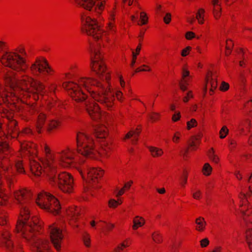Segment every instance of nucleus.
I'll use <instances>...</instances> for the list:
<instances>
[{"mask_svg": "<svg viewBox=\"0 0 252 252\" xmlns=\"http://www.w3.org/2000/svg\"><path fill=\"white\" fill-rule=\"evenodd\" d=\"M92 51L91 66L93 71L100 78L105 77V81H99L91 77H81L78 83L67 81L63 83L62 86L67 94L77 102L86 100L89 93L94 100L99 103L102 107L108 110L113 108L115 96L112 93L110 83L111 76L107 72V67L99 51L94 49L90 45Z\"/></svg>", "mask_w": 252, "mask_h": 252, "instance_id": "obj_1", "label": "nucleus"}, {"mask_svg": "<svg viewBox=\"0 0 252 252\" xmlns=\"http://www.w3.org/2000/svg\"><path fill=\"white\" fill-rule=\"evenodd\" d=\"M30 211L26 207L21 208L16 225L17 232H21L23 238L31 245L32 252H49L50 244L48 240L38 238L36 233L42 228V222L37 216L30 220Z\"/></svg>", "mask_w": 252, "mask_h": 252, "instance_id": "obj_2", "label": "nucleus"}, {"mask_svg": "<svg viewBox=\"0 0 252 252\" xmlns=\"http://www.w3.org/2000/svg\"><path fill=\"white\" fill-rule=\"evenodd\" d=\"M0 92V115L2 118H6L7 122V134L1 130V124L0 123V139H5L16 138L20 134L17 121L13 119L14 113L19 111L20 104L16 97H9L7 94Z\"/></svg>", "mask_w": 252, "mask_h": 252, "instance_id": "obj_3", "label": "nucleus"}, {"mask_svg": "<svg viewBox=\"0 0 252 252\" xmlns=\"http://www.w3.org/2000/svg\"><path fill=\"white\" fill-rule=\"evenodd\" d=\"M20 84L22 87V93L19 94L20 104L30 103L32 102L31 99L36 101L45 94L44 84L28 75L22 76Z\"/></svg>", "mask_w": 252, "mask_h": 252, "instance_id": "obj_4", "label": "nucleus"}, {"mask_svg": "<svg viewBox=\"0 0 252 252\" xmlns=\"http://www.w3.org/2000/svg\"><path fill=\"white\" fill-rule=\"evenodd\" d=\"M27 58L24 46L20 45L13 51L4 53L0 58V62L4 67L25 73L28 68Z\"/></svg>", "mask_w": 252, "mask_h": 252, "instance_id": "obj_5", "label": "nucleus"}, {"mask_svg": "<svg viewBox=\"0 0 252 252\" xmlns=\"http://www.w3.org/2000/svg\"><path fill=\"white\" fill-rule=\"evenodd\" d=\"M252 194V191L250 187L242 188L239 194L241 202L240 210L246 226L249 227L246 232V237L251 252H252V207L249 204L248 198L250 197Z\"/></svg>", "mask_w": 252, "mask_h": 252, "instance_id": "obj_6", "label": "nucleus"}, {"mask_svg": "<svg viewBox=\"0 0 252 252\" xmlns=\"http://www.w3.org/2000/svg\"><path fill=\"white\" fill-rule=\"evenodd\" d=\"M18 72L13 70H8L4 75V82L6 87H9L8 91L0 83V92L6 93L9 97H16L20 103L19 94L22 93V87L20 85L21 79H18Z\"/></svg>", "mask_w": 252, "mask_h": 252, "instance_id": "obj_7", "label": "nucleus"}, {"mask_svg": "<svg viewBox=\"0 0 252 252\" xmlns=\"http://www.w3.org/2000/svg\"><path fill=\"white\" fill-rule=\"evenodd\" d=\"M76 152L85 157H93L96 152L94 140L91 136L82 132L76 134Z\"/></svg>", "mask_w": 252, "mask_h": 252, "instance_id": "obj_8", "label": "nucleus"}, {"mask_svg": "<svg viewBox=\"0 0 252 252\" xmlns=\"http://www.w3.org/2000/svg\"><path fill=\"white\" fill-rule=\"evenodd\" d=\"M82 32L88 35L91 36L95 40L103 38L106 32L98 25L97 21L89 16H82Z\"/></svg>", "mask_w": 252, "mask_h": 252, "instance_id": "obj_9", "label": "nucleus"}, {"mask_svg": "<svg viewBox=\"0 0 252 252\" xmlns=\"http://www.w3.org/2000/svg\"><path fill=\"white\" fill-rule=\"evenodd\" d=\"M36 202L41 209L54 215H58L61 211V207L59 200L48 192L43 191L38 194Z\"/></svg>", "mask_w": 252, "mask_h": 252, "instance_id": "obj_10", "label": "nucleus"}, {"mask_svg": "<svg viewBox=\"0 0 252 252\" xmlns=\"http://www.w3.org/2000/svg\"><path fill=\"white\" fill-rule=\"evenodd\" d=\"M76 152L68 147L56 153V157L59 164L63 167H74L79 173L82 179H84V175L80 166H76L74 162Z\"/></svg>", "mask_w": 252, "mask_h": 252, "instance_id": "obj_11", "label": "nucleus"}, {"mask_svg": "<svg viewBox=\"0 0 252 252\" xmlns=\"http://www.w3.org/2000/svg\"><path fill=\"white\" fill-rule=\"evenodd\" d=\"M44 152L45 157L41 161L43 165L44 171L50 177L51 181H54L55 175L57 173V164L55 157L51 153L50 147L47 144L44 146Z\"/></svg>", "mask_w": 252, "mask_h": 252, "instance_id": "obj_12", "label": "nucleus"}, {"mask_svg": "<svg viewBox=\"0 0 252 252\" xmlns=\"http://www.w3.org/2000/svg\"><path fill=\"white\" fill-rule=\"evenodd\" d=\"M49 229L51 242L54 248L57 252H60L64 238L63 229L58 223L55 222L49 225Z\"/></svg>", "mask_w": 252, "mask_h": 252, "instance_id": "obj_13", "label": "nucleus"}, {"mask_svg": "<svg viewBox=\"0 0 252 252\" xmlns=\"http://www.w3.org/2000/svg\"><path fill=\"white\" fill-rule=\"evenodd\" d=\"M58 188L64 193H71L74 190V179L72 175L68 172L60 173L57 180Z\"/></svg>", "mask_w": 252, "mask_h": 252, "instance_id": "obj_14", "label": "nucleus"}, {"mask_svg": "<svg viewBox=\"0 0 252 252\" xmlns=\"http://www.w3.org/2000/svg\"><path fill=\"white\" fill-rule=\"evenodd\" d=\"M30 68L32 73L37 75L39 74L52 75L54 73V70L49 66L47 60L44 58L36 59Z\"/></svg>", "mask_w": 252, "mask_h": 252, "instance_id": "obj_15", "label": "nucleus"}, {"mask_svg": "<svg viewBox=\"0 0 252 252\" xmlns=\"http://www.w3.org/2000/svg\"><path fill=\"white\" fill-rule=\"evenodd\" d=\"M84 177H85V174ZM104 170L100 167H91L87 169V177L84 180L90 184H96L98 183L99 180L103 177Z\"/></svg>", "mask_w": 252, "mask_h": 252, "instance_id": "obj_16", "label": "nucleus"}, {"mask_svg": "<svg viewBox=\"0 0 252 252\" xmlns=\"http://www.w3.org/2000/svg\"><path fill=\"white\" fill-rule=\"evenodd\" d=\"M32 196L31 190L26 188H20L13 192L14 201L17 204L23 205L26 203Z\"/></svg>", "mask_w": 252, "mask_h": 252, "instance_id": "obj_17", "label": "nucleus"}, {"mask_svg": "<svg viewBox=\"0 0 252 252\" xmlns=\"http://www.w3.org/2000/svg\"><path fill=\"white\" fill-rule=\"evenodd\" d=\"M86 110L91 118L95 121H98L101 117V111L98 104L94 102H86Z\"/></svg>", "mask_w": 252, "mask_h": 252, "instance_id": "obj_18", "label": "nucleus"}, {"mask_svg": "<svg viewBox=\"0 0 252 252\" xmlns=\"http://www.w3.org/2000/svg\"><path fill=\"white\" fill-rule=\"evenodd\" d=\"M11 236L8 230H3L0 233V247L4 248L7 251L13 252L14 247Z\"/></svg>", "mask_w": 252, "mask_h": 252, "instance_id": "obj_19", "label": "nucleus"}, {"mask_svg": "<svg viewBox=\"0 0 252 252\" xmlns=\"http://www.w3.org/2000/svg\"><path fill=\"white\" fill-rule=\"evenodd\" d=\"M32 104L31 105H25L22 106V109L20 106V104H17L20 110L17 111L20 113V117L25 121H29L31 119V116L34 115L37 112L35 105L34 104V103L32 102Z\"/></svg>", "mask_w": 252, "mask_h": 252, "instance_id": "obj_20", "label": "nucleus"}, {"mask_svg": "<svg viewBox=\"0 0 252 252\" xmlns=\"http://www.w3.org/2000/svg\"><path fill=\"white\" fill-rule=\"evenodd\" d=\"M42 166H43V164ZM30 166L32 173L34 176H39L41 175L42 172H43L44 173L49 177L50 183L53 186L56 185L57 180L56 177L55 176L54 181H51L49 176H48L44 171V167H42L40 164L35 159H31V158L30 159Z\"/></svg>", "mask_w": 252, "mask_h": 252, "instance_id": "obj_21", "label": "nucleus"}, {"mask_svg": "<svg viewBox=\"0 0 252 252\" xmlns=\"http://www.w3.org/2000/svg\"><path fill=\"white\" fill-rule=\"evenodd\" d=\"M206 86L205 91L209 88V94L212 95L214 94L215 90L218 87L217 76L213 75L211 72H208L206 76Z\"/></svg>", "mask_w": 252, "mask_h": 252, "instance_id": "obj_22", "label": "nucleus"}, {"mask_svg": "<svg viewBox=\"0 0 252 252\" xmlns=\"http://www.w3.org/2000/svg\"><path fill=\"white\" fill-rule=\"evenodd\" d=\"M21 151L25 155H35L37 153L36 145L32 142L24 141L21 143Z\"/></svg>", "mask_w": 252, "mask_h": 252, "instance_id": "obj_23", "label": "nucleus"}, {"mask_svg": "<svg viewBox=\"0 0 252 252\" xmlns=\"http://www.w3.org/2000/svg\"><path fill=\"white\" fill-rule=\"evenodd\" d=\"M66 215L69 218V223L73 226L78 227V224L74 225L73 222H76L80 216V209L76 206L69 207L66 210Z\"/></svg>", "mask_w": 252, "mask_h": 252, "instance_id": "obj_24", "label": "nucleus"}, {"mask_svg": "<svg viewBox=\"0 0 252 252\" xmlns=\"http://www.w3.org/2000/svg\"><path fill=\"white\" fill-rule=\"evenodd\" d=\"M141 131L140 126H137L135 130H130L128 132L124 137L123 139L126 140V139L132 138V143L135 144L136 143L139 134Z\"/></svg>", "mask_w": 252, "mask_h": 252, "instance_id": "obj_25", "label": "nucleus"}, {"mask_svg": "<svg viewBox=\"0 0 252 252\" xmlns=\"http://www.w3.org/2000/svg\"><path fill=\"white\" fill-rule=\"evenodd\" d=\"M47 120V116L45 114L41 112L40 113L37 118L36 123V129L38 133H41L42 129L45 124Z\"/></svg>", "mask_w": 252, "mask_h": 252, "instance_id": "obj_26", "label": "nucleus"}, {"mask_svg": "<svg viewBox=\"0 0 252 252\" xmlns=\"http://www.w3.org/2000/svg\"><path fill=\"white\" fill-rule=\"evenodd\" d=\"M116 6L114 5L112 10L110 11L109 16L108 18V23L107 24V28L108 30L112 31L115 32V15H116Z\"/></svg>", "mask_w": 252, "mask_h": 252, "instance_id": "obj_27", "label": "nucleus"}, {"mask_svg": "<svg viewBox=\"0 0 252 252\" xmlns=\"http://www.w3.org/2000/svg\"><path fill=\"white\" fill-rule=\"evenodd\" d=\"M75 3L84 9L91 11L95 5L94 0H75Z\"/></svg>", "mask_w": 252, "mask_h": 252, "instance_id": "obj_28", "label": "nucleus"}, {"mask_svg": "<svg viewBox=\"0 0 252 252\" xmlns=\"http://www.w3.org/2000/svg\"><path fill=\"white\" fill-rule=\"evenodd\" d=\"M108 135V129L104 125H99L95 129V136L98 138H105Z\"/></svg>", "mask_w": 252, "mask_h": 252, "instance_id": "obj_29", "label": "nucleus"}, {"mask_svg": "<svg viewBox=\"0 0 252 252\" xmlns=\"http://www.w3.org/2000/svg\"><path fill=\"white\" fill-rule=\"evenodd\" d=\"M195 230L198 232H202L205 231L206 226V222L204 218L199 217L195 220Z\"/></svg>", "mask_w": 252, "mask_h": 252, "instance_id": "obj_30", "label": "nucleus"}, {"mask_svg": "<svg viewBox=\"0 0 252 252\" xmlns=\"http://www.w3.org/2000/svg\"><path fill=\"white\" fill-rule=\"evenodd\" d=\"M11 167V162L7 156H4L0 158V168L3 171H8Z\"/></svg>", "mask_w": 252, "mask_h": 252, "instance_id": "obj_31", "label": "nucleus"}, {"mask_svg": "<svg viewBox=\"0 0 252 252\" xmlns=\"http://www.w3.org/2000/svg\"><path fill=\"white\" fill-rule=\"evenodd\" d=\"M131 244V239L130 238H127L124 240L117 247L115 248L112 252H122L125 248L129 247Z\"/></svg>", "mask_w": 252, "mask_h": 252, "instance_id": "obj_32", "label": "nucleus"}, {"mask_svg": "<svg viewBox=\"0 0 252 252\" xmlns=\"http://www.w3.org/2000/svg\"><path fill=\"white\" fill-rule=\"evenodd\" d=\"M200 144L199 138L197 136H192L189 141L188 147L191 151H195Z\"/></svg>", "mask_w": 252, "mask_h": 252, "instance_id": "obj_33", "label": "nucleus"}, {"mask_svg": "<svg viewBox=\"0 0 252 252\" xmlns=\"http://www.w3.org/2000/svg\"><path fill=\"white\" fill-rule=\"evenodd\" d=\"M151 155L154 158L160 157L163 154V150L156 147L151 146L148 147Z\"/></svg>", "mask_w": 252, "mask_h": 252, "instance_id": "obj_34", "label": "nucleus"}, {"mask_svg": "<svg viewBox=\"0 0 252 252\" xmlns=\"http://www.w3.org/2000/svg\"><path fill=\"white\" fill-rule=\"evenodd\" d=\"M6 182L10 190L14 188V184L17 182V180L15 175H8L6 176Z\"/></svg>", "mask_w": 252, "mask_h": 252, "instance_id": "obj_35", "label": "nucleus"}, {"mask_svg": "<svg viewBox=\"0 0 252 252\" xmlns=\"http://www.w3.org/2000/svg\"><path fill=\"white\" fill-rule=\"evenodd\" d=\"M251 127V122L249 119H245L241 121L238 128L242 132L249 131Z\"/></svg>", "mask_w": 252, "mask_h": 252, "instance_id": "obj_36", "label": "nucleus"}, {"mask_svg": "<svg viewBox=\"0 0 252 252\" xmlns=\"http://www.w3.org/2000/svg\"><path fill=\"white\" fill-rule=\"evenodd\" d=\"M133 184V182L132 180H129L128 182L125 183L123 187L117 193L116 195V197H119L120 196L123 195L126 191H128Z\"/></svg>", "mask_w": 252, "mask_h": 252, "instance_id": "obj_37", "label": "nucleus"}, {"mask_svg": "<svg viewBox=\"0 0 252 252\" xmlns=\"http://www.w3.org/2000/svg\"><path fill=\"white\" fill-rule=\"evenodd\" d=\"M133 223L132 229L133 230H136L144 224L145 220L143 218L137 216L133 219Z\"/></svg>", "mask_w": 252, "mask_h": 252, "instance_id": "obj_38", "label": "nucleus"}, {"mask_svg": "<svg viewBox=\"0 0 252 252\" xmlns=\"http://www.w3.org/2000/svg\"><path fill=\"white\" fill-rule=\"evenodd\" d=\"M149 22V17L147 13L144 11L140 13L139 20L138 21L137 25L142 26L147 25Z\"/></svg>", "mask_w": 252, "mask_h": 252, "instance_id": "obj_39", "label": "nucleus"}, {"mask_svg": "<svg viewBox=\"0 0 252 252\" xmlns=\"http://www.w3.org/2000/svg\"><path fill=\"white\" fill-rule=\"evenodd\" d=\"M213 5L214 6L213 11L214 17L215 19L218 20L221 15V8L219 3L213 4Z\"/></svg>", "mask_w": 252, "mask_h": 252, "instance_id": "obj_40", "label": "nucleus"}, {"mask_svg": "<svg viewBox=\"0 0 252 252\" xmlns=\"http://www.w3.org/2000/svg\"><path fill=\"white\" fill-rule=\"evenodd\" d=\"M61 125V122L58 120H51L48 126L47 130L49 132L57 129Z\"/></svg>", "mask_w": 252, "mask_h": 252, "instance_id": "obj_41", "label": "nucleus"}, {"mask_svg": "<svg viewBox=\"0 0 252 252\" xmlns=\"http://www.w3.org/2000/svg\"><path fill=\"white\" fill-rule=\"evenodd\" d=\"M123 203L122 198H118L117 200L114 199H110L108 202V206L109 208L116 209Z\"/></svg>", "mask_w": 252, "mask_h": 252, "instance_id": "obj_42", "label": "nucleus"}, {"mask_svg": "<svg viewBox=\"0 0 252 252\" xmlns=\"http://www.w3.org/2000/svg\"><path fill=\"white\" fill-rule=\"evenodd\" d=\"M153 240L157 244L161 243L163 241L162 235L158 231L154 232L152 235Z\"/></svg>", "mask_w": 252, "mask_h": 252, "instance_id": "obj_43", "label": "nucleus"}, {"mask_svg": "<svg viewBox=\"0 0 252 252\" xmlns=\"http://www.w3.org/2000/svg\"><path fill=\"white\" fill-rule=\"evenodd\" d=\"M205 10L203 8H200L196 15V18L197 19L198 23L200 24H203L204 22V17Z\"/></svg>", "mask_w": 252, "mask_h": 252, "instance_id": "obj_44", "label": "nucleus"}, {"mask_svg": "<svg viewBox=\"0 0 252 252\" xmlns=\"http://www.w3.org/2000/svg\"><path fill=\"white\" fill-rule=\"evenodd\" d=\"M182 242L180 240H174L172 242L170 248L172 252H175L181 246Z\"/></svg>", "mask_w": 252, "mask_h": 252, "instance_id": "obj_45", "label": "nucleus"}, {"mask_svg": "<svg viewBox=\"0 0 252 252\" xmlns=\"http://www.w3.org/2000/svg\"><path fill=\"white\" fill-rule=\"evenodd\" d=\"M233 42L231 39H227L226 41L225 45V55L226 56H229L231 53L232 49L233 47Z\"/></svg>", "mask_w": 252, "mask_h": 252, "instance_id": "obj_46", "label": "nucleus"}, {"mask_svg": "<svg viewBox=\"0 0 252 252\" xmlns=\"http://www.w3.org/2000/svg\"><path fill=\"white\" fill-rule=\"evenodd\" d=\"M148 118L151 122L155 123L160 120V114L157 112H151L148 114Z\"/></svg>", "mask_w": 252, "mask_h": 252, "instance_id": "obj_47", "label": "nucleus"}, {"mask_svg": "<svg viewBox=\"0 0 252 252\" xmlns=\"http://www.w3.org/2000/svg\"><path fill=\"white\" fill-rule=\"evenodd\" d=\"M82 240L84 245L88 248L91 247V241L90 235L87 233H84L82 235Z\"/></svg>", "mask_w": 252, "mask_h": 252, "instance_id": "obj_48", "label": "nucleus"}, {"mask_svg": "<svg viewBox=\"0 0 252 252\" xmlns=\"http://www.w3.org/2000/svg\"><path fill=\"white\" fill-rule=\"evenodd\" d=\"M208 156L210 159L215 163H218L219 162L220 159L219 157L215 154L214 149L213 148L209 150Z\"/></svg>", "mask_w": 252, "mask_h": 252, "instance_id": "obj_49", "label": "nucleus"}, {"mask_svg": "<svg viewBox=\"0 0 252 252\" xmlns=\"http://www.w3.org/2000/svg\"><path fill=\"white\" fill-rule=\"evenodd\" d=\"M15 166L17 172L18 173H25V171L24 168L23 161L22 160L17 161L15 163Z\"/></svg>", "mask_w": 252, "mask_h": 252, "instance_id": "obj_50", "label": "nucleus"}, {"mask_svg": "<svg viewBox=\"0 0 252 252\" xmlns=\"http://www.w3.org/2000/svg\"><path fill=\"white\" fill-rule=\"evenodd\" d=\"M189 80V79L181 78L179 82V87L182 91H185L187 90Z\"/></svg>", "mask_w": 252, "mask_h": 252, "instance_id": "obj_51", "label": "nucleus"}, {"mask_svg": "<svg viewBox=\"0 0 252 252\" xmlns=\"http://www.w3.org/2000/svg\"><path fill=\"white\" fill-rule=\"evenodd\" d=\"M212 168L208 163H206L204 164L202 171L203 174L206 176H209L211 174Z\"/></svg>", "mask_w": 252, "mask_h": 252, "instance_id": "obj_52", "label": "nucleus"}, {"mask_svg": "<svg viewBox=\"0 0 252 252\" xmlns=\"http://www.w3.org/2000/svg\"><path fill=\"white\" fill-rule=\"evenodd\" d=\"M7 217L5 215L0 217V233H1L3 230H7L4 229L2 226L7 223Z\"/></svg>", "mask_w": 252, "mask_h": 252, "instance_id": "obj_53", "label": "nucleus"}, {"mask_svg": "<svg viewBox=\"0 0 252 252\" xmlns=\"http://www.w3.org/2000/svg\"><path fill=\"white\" fill-rule=\"evenodd\" d=\"M0 141V153L3 152L8 149L9 145L6 142V140H2L1 139Z\"/></svg>", "mask_w": 252, "mask_h": 252, "instance_id": "obj_54", "label": "nucleus"}, {"mask_svg": "<svg viewBox=\"0 0 252 252\" xmlns=\"http://www.w3.org/2000/svg\"><path fill=\"white\" fill-rule=\"evenodd\" d=\"M151 70L149 66L143 64L140 67L137 68L134 71V73H137L141 71H150Z\"/></svg>", "mask_w": 252, "mask_h": 252, "instance_id": "obj_55", "label": "nucleus"}, {"mask_svg": "<svg viewBox=\"0 0 252 252\" xmlns=\"http://www.w3.org/2000/svg\"><path fill=\"white\" fill-rule=\"evenodd\" d=\"M228 133V129L226 126H223L220 131V137L221 139L225 138Z\"/></svg>", "mask_w": 252, "mask_h": 252, "instance_id": "obj_56", "label": "nucleus"}, {"mask_svg": "<svg viewBox=\"0 0 252 252\" xmlns=\"http://www.w3.org/2000/svg\"><path fill=\"white\" fill-rule=\"evenodd\" d=\"M188 180V173L186 171H184L183 173L181 179L180 185L184 188L187 183Z\"/></svg>", "mask_w": 252, "mask_h": 252, "instance_id": "obj_57", "label": "nucleus"}, {"mask_svg": "<svg viewBox=\"0 0 252 252\" xmlns=\"http://www.w3.org/2000/svg\"><path fill=\"white\" fill-rule=\"evenodd\" d=\"M187 129L188 130H189L192 127L196 126L197 125V123L195 119H191L189 121H188L187 122Z\"/></svg>", "mask_w": 252, "mask_h": 252, "instance_id": "obj_58", "label": "nucleus"}, {"mask_svg": "<svg viewBox=\"0 0 252 252\" xmlns=\"http://www.w3.org/2000/svg\"><path fill=\"white\" fill-rule=\"evenodd\" d=\"M182 78H185V79H189V78H190V76H189V71L187 68V67L186 66H184L182 68Z\"/></svg>", "mask_w": 252, "mask_h": 252, "instance_id": "obj_59", "label": "nucleus"}, {"mask_svg": "<svg viewBox=\"0 0 252 252\" xmlns=\"http://www.w3.org/2000/svg\"><path fill=\"white\" fill-rule=\"evenodd\" d=\"M229 88V85L228 83L222 81L220 87V90L221 92H226L228 90Z\"/></svg>", "mask_w": 252, "mask_h": 252, "instance_id": "obj_60", "label": "nucleus"}, {"mask_svg": "<svg viewBox=\"0 0 252 252\" xmlns=\"http://www.w3.org/2000/svg\"><path fill=\"white\" fill-rule=\"evenodd\" d=\"M181 136L182 134L180 132H176L174 133L173 137H172V141L175 143H178L180 141Z\"/></svg>", "mask_w": 252, "mask_h": 252, "instance_id": "obj_61", "label": "nucleus"}, {"mask_svg": "<svg viewBox=\"0 0 252 252\" xmlns=\"http://www.w3.org/2000/svg\"><path fill=\"white\" fill-rule=\"evenodd\" d=\"M193 96V95L192 91H189L188 92V93L187 94L186 96L184 97V98H183V102L187 103L189 101V100L190 98H192Z\"/></svg>", "mask_w": 252, "mask_h": 252, "instance_id": "obj_62", "label": "nucleus"}, {"mask_svg": "<svg viewBox=\"0 0 252 252\" xmlns=\"http://www.w3.org/2000/svg\"><path fill=\"white\" fill-rule=\"evenodd\" d=\"M191 47L190 46H187L182 50L181 56L182 57H186L188 55L191 51Z\"/></svg>", "mask_w": 252, "mask_h": 252, "instance_id": "obj_63", "label": "nucleus"}, {"mask_svg": "<svg viewBox=\"0 0 252 252\" xmlns=\"http://www.w3.org/2000/svg\"><path fill=\"white\" fill-rule=\"evenodd\" d=\"M171 21V14L170 13H167L163 17V22L166 24H169Z\"/></svg>", "mask_w": 252, "mask_h": 252, "instance_id": "obj_64", "label": "nucleus"}]
</instances>
